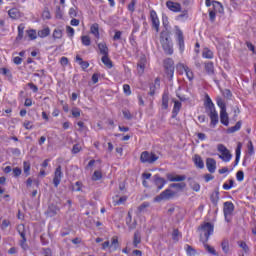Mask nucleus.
Wrapping results in <instances>:
<instances>
[{"label":"nucleus","mask_w":256,"mask_h":256,"mask_svg":"<svg viewBox=\"0 0 256 256\" xmlns=\"http://www.w3.org/2000/svg\"><path fill=\"white\" fill-rule=\"evenodd\" d=\"M176 35H177V43H178L179 49L181 53H183L185 51V37L183 36V31L178 29L176 31Z\"/></svg>","instance_id":"9d476101"},{"label":"nucleus","mask_w":256,"mask_h":256,"mask_svg":"<svg viewBox=\"0 0 256 256\" xmlns=\"http://www.w3.org/2000/svg\"><path fill=\"white\" fill-rule=\"evenodd\" d=\"M236 179H237V181H240V182L245 179V173L243 172V170H239L236 173Z\"/></svg>","instance_id":"13d9d810"},{"label":"nucleus","mask_w":256,"mask_h":256,"mask_svg":"<svg viewBox=\"0 0 256 256\" xmlns=\"http://www.w3.org/2000/svg\"><path fill=\"white\" fill-rule=\"evenodd\" d=\"M214 226L211 222H204L198 227V233L200 234V241L207 243L211 235H213Z\"/></svg>","instance_id":"f03ea898"},{"label":"nucleus","mask_w":256,"mask_h":256,"mask_svg":"<svg viewBox=\"0 0 256 256\" xmlns=\"http://www.w3.org/2000/svg\"><path fill=\"white\" fill-rule=\"evenodd\" d=\"M150 18L152 21V27L155 29L156 33H159V17L157 16V12L155 10L150 11Z\"/></svg>","instance_id":"1a4fd4ad"},{"label":"nucleus","mask_w":256,"mask_h":256,"mask_svg":"<svg viewBox=\"0 0 256 256\" xmlns=\"http://www.w3.org/2000/svg\"><path fill=\"white\" fill-rule=\"evenodd\" d=\"M194 164L196 167H198V169H203L205 167V163L203 162V159L198 154L194 156Z\"/></svg>","instance_id":"5701e85b"},{"label":"nucleus","mask_w":256,"mask_h":256,"mask_svg":"<svg viewBox=\"0 0 256 256\" xmlns=\"http://www.w3.org/2000/svg\"><path fill=\"white\" fill-rule=\"evenodd\" d=\"M76 62L82 67V69H88L89 68V62L83 61V58L81 56H76Z\"/></svg>","instance_id":"2f4dec72"},{"label":"nucleus","mask_w":256,"mask_h":256,"mask_svg":"<svg viewBox=\"0 0 256 256\" xmlns=\"http://www.w3.org/2000/svg\"><path fill=\"white\" fill-rule=\"evenodd\" d=\"M166 7L169 9V11H173V13H180L181 11V4L171 0L166 2Z\"/></svg>","instance_id":"9b49d317"},{"label":"nucleus","mask_w":256,"mask_h":256,"mask_svg":"<svg viewBox=\"0 0 256 256\" xmlns=\"http://www.w3.org/2000/svg\"><path fill=\"white\" fill-rule=\"evenodd\" d=\"M21 173H23L21 168L16 167V168L13 169V177H19L21 175Z\"/></svg>","instance_id":"774afa93"},{"label":"nucleus","mask_w":256,"mask_h":256,"mask_svg":"<svg viewBox=\"0 0 256 256\" xmlns=\"http://www.w3.org/2000/svg\"><path fill=\"white\" fill-rule=\"evenodd\" d=\"M81 41L84 47H89V45H91V37L87 35L81 36Z\"/></svg>","instance_id":"c03bdc74"},{"label":"nucleus","mask_w":256,"mask_h":256,"mask_svg":"<svg viewBox=\"0 0 256 256\" xmlns=\"http://www.w3.org/2000/svg\"><path fill=\"white\" fill-rule=\"evenodd\" d=\"M135 5H137V1L132 0L131 3L128 4V11L131 13L135 12Z\"/></svg>","instance_id":"680f3d73"},{"label":"nucleus","mask_w":256,"mask_h":256,"mask_svg":"<svg viewBox=\"0 0 256 256\" xmlns=\"http://www.w3.org/2000/svg\"><path fill=\"white\" fill-rule=\"evenodd\" d=\"M173 197H175V192L171 189H166L156 196L154 201H156V203H160V201H169V199H173Z\"/></svg>","instance_id":"423d86ee"},{"label":"nucleus","mask_w":256,"mask_h":256,"mask_svg":"<svg viewBox=\"0 0 256 256\" xmlns=\"http://www.w3.org/2000/svg\"><path fill=\"white\" fill-rule=\"evenodd\" d=\"M241 143H238L236 148V158H235V165H239V160L241 159Z\"/></svg>","instance_id":"ea45409f"},{"label":"nucleus","mask_w":256,"mask_h":256,"mask_svg":"<svg viewBox=\"0 0 256 256\" xmlns=\"http://www.w3.org/2000/svg\"><path fill=\"white\" fill-rule=\"evenodd\" d=\"M182 235L181 232H179V229H174L172 233V239L173 241H179L181 239Z\"/></svg>","instance_id":"09e8293b"},{"label":"nucleus","mask_w":256,"mask_h":256,"mask_svg":"<svg viewBox=\"0 0 256 256\" xmlns=\"http://www.w3.org/2000/svg\"><path fill=\"white\" fill-rule=\"evenodd\" d=\"M90 33L94 35L95 39L99 40L101 37L99 34V24H92V26L90 27Z\"/></svg>","instance_id":"aec40b11"},{"label":"nucleus","mask_w":256,"mask_h":256,"mask_svg":"<svg viewBox=\"0 0 256 256\" xmlns=\"http://www.w3.org/2000/svg\"><path fill=\"white\" fill-rule=\"evenodd\" d=\"M218 151L219 153H221L219 157L220 159H222V161H224L225 163H229V161H231V157H233V155H231V152H229V150L227 149V147H225V145L219 144Z\"/></svg>","instance_id":"0eeeda50"},{"label":"nucleus","mask_w":256,"mask_h":256,"mask_svg":"<svg viewBox=\"0 0 256 256\" xmlns=\"http://www.w3.org/2000/svg\"><path fill=\"white\" fill-rule=\"evenodd\" d=\"M100 179H103V174L101 173V171L99 170L94 171L92 175V181H100Z\"/></svg>","instance_id":"49530a36"},{"label":"nucleus","mask_w":256,"mask_h":256,"mask_svg":"<svg viewBox=\"0 0 256 256\" xmlns=\"http://www.w3.org/2000/svg\"><path fill=\"white\" fill-rule=\"evenodd\" d=\"M179 111H181V102L180 101H175L174 102V107L172 110V117H177L179 114Z\"/></svg>","instance_id":"bb28decb"},{"label":"nucleus","mask_w":256,"mask_h":256,"mask_svg":"<svg viewBox=\"0 0 256 256\" xmlns=\"http://www.w3.org/2000/svg\"><path fill=\"white\" fill-rule=\"evenodd\" d=\"M110 249H112V251H117V249H119V239L115 236L111 239Z\"/></svg>","instance_id":"f704fd0d"},{"label":"nucleus","mask_w":256,"mask_h":256,"mask_svg":"<svg viewBox=\"0 0 256 256\" xmlns=\"http://www.w3.org/2000/svg\"><path fill=\"white\" fill-rule=\"evenodd\" d=\"M147 63V59L141 58L138 62V73H143L145 71V65Z\"/></svg>","instance_id":"c756f323"},{"label":"nucleus","mask_w":256,"mask_h":256,"mask_svg":"<svg viewBox=\"0 0 256 256\" xmlns=\"http://www.w3.org/2000/svg\"><path fill=\"white\" fill-rule=\"evenodd\" d=\"M202 57H204V59H213V51H211L209 48H204Z\"/></svg>","instance_id":"4c0bfd02"},{"label":"nucleus","mask_w":256,"mask_h":256,"mask_svg":"<svg viewBox=\"0 0 256 256\" xmlns=\"http://www.w3.org/2000/svg\"><path fill=\"white\" fill-rule=\"evenodd\" d=\"M61 179H63V171L61 170V165H59L54 172V187H59V185L61 184Z\"/></svg>","instance_id":"6e6552de"},{"label":"nucleus","mask_w":256,"mask_h":256,"mask_svg":"<svg viewBox=\"0 0 256 256\" xmlns=\"http://www.w3.org/2000/svg\"><path fill=\"white\" fill-rule=\"evenodd\" d=\"M216 103L220 108V122L225 127L229 126V114L227 113V104H225V100L221 97L216 98Z\"/></svg>","instance_id":"7ed1b4c3"},{"label":"nucleus","mask_w":256,"mask_h":256,"mask_svg":"<svg viewBox=\"0 0 256 256\" xmlns=\"http://www.w3.org/2000/svg\"><path fill=\"white\" fill-rule=\"evenodd\" d=\"M166 177L168 181H171L172 183L185 181V179H187V176L185 175H175L173 173H168Z\"/></svg>","instance_id":"4468645a"},{"label":"nucleus","mask_w":256,"mask_h":256,"mask_svg":"<svg viewBox=\"0 0 256 256\" xmlns=\"http://www.w3.org/2000/svg\"><path fill=\"white\" fill-rule=\"evenodd\" d=\"M182 68L185 71L187 79H189L190 81H193V79H194L193 71L190 70V68L188 66H185V65H182Z\"/></svg>","instance_id":"72a5a7b5"},{"label":"nucleus","mask_w":256,"mask_h":256,"mask_svg":"<svg viewBox=\"0 0 256 256\" xmlns=\"http://www.w3.org/2000/svg\"><path fill=\"white\" fill-rule=\"evenodd\" d=\"M206 167L209 173H215V171L217 170V161H215V159L213 158H207Z\"/></svg>","instance_id":"dca6fc26"},{"label":"nucleus","mask_w":256,"mask_h":256,"mask_svg":"<svg viewBox=\"0 0 256 256\" xmlns=\"http://www.w3.org/2000/svg\"><path fill=\"white\" fill-rule=\"evenodd\" d=\"M212 7H213V11L216 13H224V8H223V4H221V2L217 1V0H213L212 1Z\"/></svg>","instance_id":"a211bd4d"},{"label":"nucleus","mask_w":256,"mask_h":256,"mask_svg":"<svg viewBox=\"0 0 256 256\" xmlns=\"http://www.w3.org/2000/svg\"><path fill=\"white\" fill-rule=\"evenodd\" d=\"M188 181H190V187L193 191L199 192L201 191V185L197 183L196 181H193L191 178H188Z\"/></svg>","instance_id":"c9c22d12"},{"label":"nucleus","mask_w":256,"mask_h":256,"mask_svg":"<svg viewBox=\"0 0 256 256\" xmlns=\"http://www.w3.org/2000/svg\"><path fill=\"white\" fill-rule=\"evenodd\" d=\"M210 201L213 205L217 206L219 203V188H217L210 196Z\"/></svg>","instance_id":"b1692460"},{"label":"nucleus","mask_w":256,"mask_h":256,"mask_svg":"<svg viewBox=\"0 0 256 256\" xmlns=\"http://www.w3.org/2000/svg\"><path fill=\"white\" fill-rule=\"evenodd\" d=\"M222 95L225 99H231V97H233V93H231V90L229 89L223 90Z\"/></svg>","instance_id":"bf43d9fd"},{"label":"nucleus","mask_w":256,"mask_h":256,"mask_svg":"<svg viewBox=\"0 0 256 256\" xmlns=\"http://www.w3.org/2000/svg\"><path fill=\"white\" fill-rule=\"evenodd\" d=\"M123 91H124L125 95H131V86H129V84H124Z\"/></svg>","instance_id":"338daca9"},{"label":"nucleus","mask_w":256,"mask_h":256,"mask_svg":"<svg viewBox=\"0 0 256 256\" xmlns=\"http://www.w3.org/2000/svg\"><path fill=\"white\" fill-rule=\"evenodd\" d=\"M241 125H242L241 121H238L235 124V126L228 128V133H235V132L239 131L241 129Z\"/></svg>","instance_id":"37998d69"},{"label":"nucleus","mask_w":256,"mask_h":256,"mask_svg":"<svg viewBox=\"0 0 256 256\" xmlns=\"http://www.w3.org/2000/svg\"><path fill=\"white\" fill-rule=\"evenodd\" d=\"M150 204L149 202H143L139 207H138V211L139 213H143V211H145L147 209V207H149Z\"/></svg>","instance_id":"052dcab7"},{"label":"nucleus","mask_w":256,"mask_h":256,"mask_svg":"<svg viewBox=\"0 0 256 256\" xmlns=\"http://www.w3.org/2000/svg\"><path fill=\"white\" fill-rule=\"evenodd\" d=\"M160 45L166 55H173V40L169 34V30H163L160 33Z\"/></svg>","instance_id":"f257e3e1"},{"label":"nucleus","mask_w":256,"mask_h":256,"mask_svg":"<svg viewBox=\"0 0 256 256\" xmlns=\"http://www.w3.org/2000/svg\"><path fill=\"white\" fill-rule=\"evenodd\" d=\"M49 35H51V29H49V27L38 31V37H41V39H45V37H49Z\"/></svg>","instance_id":"a878e982"},{"label":"nucleus","mask_w":256,"mask_h":256,"mask_svg":"<svg viewBox=\"0 0 256 256\" xmlns=\"http://www.w3.org/2000/svg\"><path fill=\"white\" fill-rule=\"evenodd\" d=\"M234 183H235V181H233V179H230V180H229V184H227V183H224V184H223V189H224L225 191H229V189H232V188H233Z\"/></svg>","instance_id":"4d7b16f0"},{"label":"nucleus","mask_w":256,"mask_h":256,"mask_svg":"<svg viewBox=\"0 0 256 256\" xmlns=\"http://www.w3.org/2000/svg\"><path fill=\"white\" fill-rule=\"evenodd\" d=\"M166 69V75L168 79L171 81L173 79V75L175 73V67L165 68Z\"/></svg>","instance_id":"8fccbe9b"},{"label":"nucleus","mask_w":256,"mask_h":256,"mask_svg":"<svg viewBox=\"0 0 256 256\" xmlns=\"http://www.w3.org/2000/svg\"><path fill=\"white\" fill-rule=\"evenodd\" d=\"M221 247H222L223 253L227 255V253H229V240L228 239L222 240Z\"/></svg>","instance_id":"58836bf2"},{"label":"nucleus","mask_w":256,"mask_h":256,"mask_svg":"<svg viewBox=\"0 0 256 256\" xmlns=\"http://www.w3.org/2000/svg\"><path fill=\"white\" fill-rule=\"evenodd\" d=\"M159 160V156L153 152L144 151L140 155V161L141 163H149V165H153L155 161Z\"/></svg>","instance_id":"20e7f679"},{"label":"nucleus","mask_w":256,"mask_h":256,"mask_svg":"<svg viewBox=\"0 0 256 256\" xmlns=\"http://www.w3.org/2000/svg\"><path fill=\"white\" fill-rule=\"evenodd\" d=\"M98 49L100 52V55H109V47H107V43L101 42L98 44Z\"/></svg>","instance_id":"412c9836"},{"label":"nucleus","mask_w":256,"mask_h":256,"mask_svg":"<svg viewBox=\"0 0 256 256\" xmlns=\"http://www.w3.org/2000/svg\"><path fill=\"white\" fill-rule=\"evenodd\" d=\"M186 253L188 256H195L197 255V250H195V248H193L191 245L187 244Z\"/></svg>","instance_id":"79ce46f5"},{"label":"nucleus","mask_w":256,"mask_h":256,"mask_svg":"<svg viewBox=\"0 0 256 256\" xmlns=\"http://www.w3.org/2000/svg\"><path fill=\"white\" fill-rule=\"evenodd\" d=\"M217 17V12L213 9H209V19L211 23H215V18Z\"/></svg>","instance_id":"6e6d98bb"},{"label":"nucleus","mask_w":256,"mask_h":256,"mask_svg":"<svg viewBox=\"0 0 256 256\" xmlns=\"http://www.w3.org/2000/svg\"><path fill=\"white\" fill-rule=\"evenodd\" d=\"M23 171L24 174L26 175V177H29L31 175V163H29L28 161H24L23 162Z\"/></svg>","instance_id":"473e14b6"},{"label":"nucleus","mask_w":256,"mask_h":256,"mask_svg":"<svg viewBox=\"0 0 256 256\" xmlns=\"http://www.w3.org/2000/svg\"><path fill=\"white\" fill-rule=\"evenodd\" d=\"M24 33H25V25L24 24H20L18 26V35L16 37V41H21V39H23Z\"/></svg>","instance_id":"7c9ffc66"},{"label":"nucleus","mask_w":256,"mask_h":256,"mask_svg":"<svg viewBox=\"0 0 256 256\" xmlns=\"http://www.w3.org/2000/svg\"><path fill=\"white\" fill-rule=\"evenodd\" d=\"M59 211H61L59 206H57L55 204H50L46 211V215H47V217H55V215H57V213H59Z\"/></svg>","instance_id":"2eb2a0df"},{"label":"nucleus","mask_w":256,"mask_h":256,"mask_svg":"<svg viewBox=\"0 0 256 256\" xmlns=\"http://www.w3.org/2000/svg\"><path fill=\"white\" fill-rule=\"evenodd\" d=\"M140 243H141V231L136 230L133 236V245L134 247H139Z\"/></svg>","instance_id":"4be33fe9"},{"label":"nucleus","mask_w":256,"mask_h":256,"mask_svg":"<svg viewBox=\"0 0 256 256\" xmlns=\"http://www.w3.org/2000/svg\"><path fill=\"white\" fill-rule=\"evenodd\" d=\"M63 37V31L61 29H55L53 32L54 39H61Z\"/></svg>","instance_id":"5fc2aeb1"},{"label":"nucleus","mask_w":256,"mask_h":256,"mask_svg":"<svg viewBox=\"0 0 256 256\" xmlns=\"http://www.w3.org/2000/svg\"><path fill=\"white\" fill-rule=\"evenodd\" d=\"M8 15L11 19H19V10L17 8H12L8 11Z\"/></svg>","instance_id":"e433bc0d"},{"label":"nucleus","mask_w":256,"mask_h":256,"mask_svg":"<svg viewBox=\"0 0 256 256\" xmlns=\"http://www.w3.org/2000/svg\"><path fill=\"white\" fill-rule=\"evenodd\" d=\"M175 62L173 61V59L171 58H167L164 60V68L165 69H169L171 67H175Z\"/></svg>","instance_id":"a18cd8bd"},{"label":"nucleus","mask_w":256,"mask_h":256,"mask_svg":"<svg viewBox=\"0 0 256 256\" xmlns=\"http://www.w3.org/2000/svg\"><path fill=\"white\" fill-rule=\"evenodd\" d=\"M114 36H113V41H121V37L123 35V32L120 30H114Z\"/></svg>","instance_id":"3c124183"},{"label":"nucleus","mask_w":256,"mask_h":256,"mask_svg":"<svg viewBox=\"0 0 256 256\" xmlns=\"http://www.w3.org/2000/svg\"><path fill=\"white\" fill-rule=\"evenodd\" d=\"M126 225L128 226V229H130V231H133V229L137 228V221H133V216L131 215V212H128L127 214Z\"/></svg>","instance_id":"f3484780"},{"label":"nucleus","mask_w":256,"mask_h":256,"mask_svg":"<svg viewBox=\"0 0 256 256\" xmlns=\"http://www.w3.org/2000/svg\"><path fill=\"white\" fill-rule=\"evenodd\" d=\"M162 107L164 109H167L169 107V96H167L165 94L162 97Z\"/></svg>","instance_id":"603ef678"},{"label":"nucleus","mask_w":256,"mask_h":256,"mask_svg":"<svg viewBox=\"0 0 256 256\" xmlns=\"http://www.w3.org/2000/svg\"><path fill=\"white\" fill-rule=\"evenodd\" d=\"M125 201H127V196H122V197L119 198V196L116 195V196L113 197V204L115 206L121 205V204L125 203Z\"/></svg>","instance_id":"cd10ccee"},{"label":"nucleus","mask_w":256,"mask_h":256,"mask_svg":"<svg viewBox=\"0 0 256 256\" xmlns=\"http://www.w3.org/2000/svg\"><path fill=\"white\" fill-rule=\"evenodd\" d=\"M81 187H83V183L77 181L72 188V191H81Z\"/></svg>","instance_id":"0e129e2a"},{"label":"nucleus","mask_w":256,"mask_h":256,"mask_svg":"<svg viewBox=\"0 0 256 256\" xmlns=\"http://www.w3.org/2000/svg\"><path fill=\"white\" fill-rule=\"evenodd\" d=\"M69 16L74 19V17H77V7H72L69 9Z\"/></svg>","instance_id":"e2e57ef3"},{"label":"nucleus","mask_w":256,"mask_h":256,"mask_svg":"<svg viewBox=\"0 0 256 256\" xmlns=\"http://www.w3.org/2000/svg\"><path fill=\"white\" fill-rule=\"evenodd\" d=\"M166 183L167 181L165 180V178H162L161 176H159V174L154 175V184L156 185L158 191H161V189L165 187Z\"/></svg>","instance_id":"ddd939ff"},{"label":"nucleus","mask_w":256,"mask_h":256,"mask_svg":"<svg viewBox=\"0 0 256 256\" xmlns=\"http://www.w3.org/2000/svg\"><path fill=\"white\" fill-rule=\"evenodd\" d=\"M204 245V249H206V251L208 253H210V255H214V256H218L219 253H217V250H215L214 247H212L211 245L207 244V242H202Z\"/></svg>","instance_id":"393cba45"},{"label":"nucleus","mask_w":256,"mask_h":256,"mask_svg":"<svg viewBox=\"0 0 256 256\" xmlns=\"http://www.w3.org/2000/svg\"><path fill=\"white\" fill-rule=\"evenodd\" d=\"M170 187L172 189H180L183 190L185 189V187H187V184L185 182H181V183H172L170 184Z\"/></svg>","instance_id":"a19ab883"},{"label":"nucleus","mask_w":256,"mask_h":256,"mask_svg":"<svg viewBox=\"0 0 256 256\" xmlns=\"http://www.w3.org/2000/svg\"><path fill=\"white\" fill-rule=\"evenodd\" d=\"M204 69L208 75H215V66L213 62H205Z\"/></svg>","instance_id":"6ab92c4d"},{"label":"nucleus","mask_w":256,"mask_h":256,"mask_svg":"<svg viewBox=\"0 0 256 256\" xmlns=\"http://www.w3.org/2000/svg\"><path fill=\"white\" fill-rule=\"evenodd\" d=\"M239 247H241V249H243V251H245L246 253H249V246L247 245L246 242H240Z\"/></svg>","instance_id":"69168bd1"},{"label":"nucleus","mask_w":256,"mask_h":256,"mask_svg":"<svg viewBox=\"0 0 256 256\" xmlns=\"http://www.w3.org/2000/svg\"><path fill=\"white\" fill-rule=\"evenodd\" d=\"M206 107L209 111H215V104H213V101L209 96H207Z\"/></svg>","instance_id":"de8ad7c7"},{"label":"nucleus","mask_w":256,"mask_h":256,"mask_svg":"<svg viewBox=\"0 0 256 256\" xmlns=\"http://www.w3.org/2000/svg\"><path fill=\"white\" fill-rule=\"evenodd\" d=\"M101 61H102V63H103L104 65H106V66L108 67V69H112V67H113V62H112L111 59L109 58V54L102 56Z\"/></svg>","instance_id":"c85d7f7f"},{"label":"nucleus","mask_w":256,"mask_h":256,"mask_svg":"<svg viewBox=\"0 0 256 256\" xmlns=\"http://www.w3.org/2000/svg\"><path fill=\"white\" fill-rule=\"evenodd\" d=\"M233 211H235V204H233L231 201L224 202L223 213L227 223H231Z\"/></svg>","instance_id":"39448f33"},{"label":"nucleus","mask_w":256,"mask_h":256,"mask_svg":"<svg viewBox=\"0 0 256 256\" xmlns=\"http://www.w3.org/2000/svg\"><path fill=\"white\" fill-rule=\"evenodd\" d=\"M29 39H31L32 41H34V39H37V31L35 30H28L26 31Z\"/></svg>","instance_id":"864d4df0"},{"label":"nucleus","mask_w":256,"mask_h":256,"mask_svg":"<svg viewBox=\"0 0 256 256\" xmlns=\"http://www.w3.org/2000/svg\"><path fill=\"white\" fill-rule=\"evenodd\" d=\"M208 115L211 121L210 126L217 127V123H219V114L217 113V110H210Z\"/></svg>","instance_id":"f8f14e48"}]
</instances>
